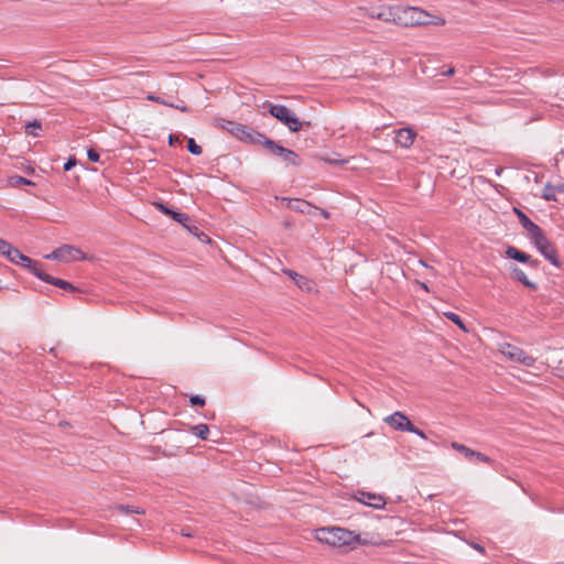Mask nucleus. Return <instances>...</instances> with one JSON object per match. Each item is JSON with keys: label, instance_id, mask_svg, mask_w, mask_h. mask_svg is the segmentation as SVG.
Returning <instances> with one entry per match:
<instances>
[{"label": "nucleus", "instance_id": "f257e3e1", "mask_svg": "<svg viewBox=\"0 0 564 564\" xmlns=\"http://www.w3.org/2000/svg\"><path fill=\"white\" fill-rule=\"evenodd\" d=\"M444 25L443 18L433 15L419 7L399 6L397 15V25L417 26V25Z\"/></svg>", "mask_w": 564, "mask_h": 564}, {"label": "nucleus", "instance_id": "f03ea898", "mask_svg": "<svg viewBox=\"0 0 564 564\" xmlns=\"http://www.w3.org/2000/svg\"><path fill=\"white\" fill-rule=\"evenodd\" d=\"M316 539L332 546H347L357 543L359 536L352 531L343 528H321L316 530Z\"/></svg>", "mask_w": 564, "mask_h": 564}, {"label": "nucleus", "instance_id": "7ed1b4c3", "mask_svg": "<svg viewBox=\"0 0 564 564\" xmlns=\"http://www.w3.org/2000/svg\"><path fill=\"white\" fill-rule=\"evenodd\" d=\"M263 106L272 117L286 126L292 132H297L302 129L303 123L290 108L269 101L264 102Z\"/></svg>", "mask_w": 564, "mask_h": 564}, {"label": "nucleus", "instance_id": "20e7f679", "mask_svg": "<svg viewBox=\"0 0 564 564\" xmlns=\"http://www.w3.org/2000/svg\"><path fill=\"white\" fill-rule=\"evenodd\" d=\"M498 350L503 357L512 362L531 368L535 366L536 359L516 345L510 343H500L498 345Z\"/></svg>", "mask_w": 564, "mask_h": 564}, {"label": "nucleus", "instance_id": "39448f33", "mask_svg": "<svg viewBox=\"0 0 564 564\" xmlns=\"http://www.w3.org/2000/svg\"><path fill=\"white\" fill-rule=\"evenodd\" d=\"M536 249L547 259L553 265L560 267L561 262L557 258L556 248L541 231L531 239Z\"/></svg>", "mask_w": 564, "mask_h": 564}, {"label": "nucleus", "instance_id": "423d86ee", "mask_svg": "<svg viewBox=\"0 0 564 564\" xmlns=\"http://www.w3.org/2000/svg\"><path fill=\"white\" fill-rule=\"evenodd\" d=\"M46 259L51 260H57L62 262H69V261H78L84 260L85 254L84 252L70 245H64L54 251H52L50 254L45 256Z\"/></svg>", "mask_w": 564, "mask_h": 564}, {"label": "nucleus", "instance_id": "0eeeda50", "mask_svg": "<svg viewBox=\"0 0 564 564\" xmlns=\"http://www.w3.org/2000/svg\"><path fill=\"white\" fill-rule=\"evenodd\" d=\"M263 147L272 154L281 158L288 164L296 166L301 163L299 155L294 151L279 145L269 138L264 141Z\"/></svg>", "mask_w": 564, "mask_h": 564}, {"label": "nucleus", "instance_id": "6e6552de", "mask_svg": "<svg viewBox=\"0 0 564 564\" xmlns=\"http://www.w3.org/2000/svg\"><path fill=\"white\" fill-rule=\"evenodd\" d=\"M398 8L399 6H380L371 8L367 15L371 19L397 24Z\"/></svg>", "mask_w": 564, "mask_h": 564}, {"label": "nucleus", "instance_id": "1a4fd4ad", "mask_svg": "<svg viewBox=\"0 0 564 564\" xmlns=\"http://www.w3.org/2000/svg\"><path fill=\"white\" fill-rule=\"evenodd\" d=\"M235 129L236 130L232 131V135H235L241 141L264 145V141L268 139L264 134L253 129H250L241 123H239L238 127H236Z\"/></svg>", "mask_w": 564, "mask_h": 564}, {"label": "nucleus", "instance_id": "9d476101", "mask_svg": "<svg viewBox=\"0 0 564 564\" xmlns=\"http://www.w3.org/2000/svg\"><path fill=\"white\" fill-rule=\"evenodd\" d=\"M384 422L395 431H412V422L404 413L399 411L387 416Z\"/></svg>", "mask_w": 564, "mask_h": 564}, {"label": "nucleus", "instance_id": "9b49d317", "mask_svg": "<svg viewBox=\"0 0 564 564\" xmlns=\"http://www.w3.org/2000/svg\"><path fill=\"white\" fill-rule=\"evenodd\" d=\"M451 446L453 449H455V451L459 452L462 455H464V457L466 459H468L469 462L479 460L482 463H491V459L487 455L476 452V451L465 446L464 444L453 442L451 444Z\"/></svg>", "mask_w": 564, "mask_h": 564}, {"label": "nucleus", "instance_id": "f8f14e48", "mask_svg": "<svg viewBox=\"0 0 564 564\" xmlns=\"http://www.w3.org/2000/svg\"><path fill=\"white\" fill-rule=\"evenodd\" d=\"M356 499L369 507L381 509L386 506V498L381 495L371 494L367 491H358Z\"/></svg>", "mask_w": 564, "mask_h": 564}, {"label": "nucleus", "instance_id": "ddd939ff", "mask_svg": "<svg viewBox=\"0 0 564 564\" xmlns=\"http://www.w3.org/2000/svg\"><path fill=\"white\" fill-rule=\"evenodd\" d=\"M416 138V132L411 128H401L397 131L394 141L402 148H410Z\"/></svg>", "mask_w": 564, "mask_h": 564}, {"label": "nucleus", "instance_id": "4468645a", "mask_svg": "<svg viewBox=\"0 0 564 564\" xmlns=\"http://www.w3.org/2000/svg\"><path fill=\"white\" fill-rule=\"evenodd\" d=\"M4 257H7V259L12 263L20 264L22 267L32 265V259L21 253L20 250L14 248L12 245H10Z\"/></svg>", "mask_w": 564, "mask_h": 564}, {"label": "nucleus", "instance_id": "2eb2a0df", "mask_svg": "<svg viewBox=\"0 0 564 564\" xmlns=\"http://www.w3.org/2000/svg\"><path fill=\"white\" fill-rule=\"evenodd\" d=\"M153 205L156 207V209L167 216H171L175 221L182 224L183 226H186V223L189 221V217L186 214L174 212L166 207L163 203L156 202Z\"/></svg>", "mask_w": 564, "mask_h": 564}, {"label": "nucleus", "instance_id": "dca6fc26", "mask_svg": "<svg viewBox=\"0 0 564 564\" xmlns=\"http://www.w3.org/2000/svg\"><path fill=\"white\" fill-rule=\"evenodd\" d=\"M516 212L518 214L522 227L528 231V235L530 236L531 239L542 231L541 228L533 221H531L522 212L518 209H516Z\"/></svg>", "mask_w": 564, "mask_h": 564}, {"label": "nucleus", "instance_id": "f3484780", "mask_svg": "<svg viewBox=\"0 0 564 564\" xmlns=\"http://www.w3.org/2000/svg\"><path fill=\"white\" fill-rule=\"evenodd\" d=\"M284 273L288 274L301 290L311 291L314 286L311 280H308L304 275L296 273L295 271L284 270Z\"/></svg>", "mask_w": 564, "mask_h": 564}, {"label": "nucleus", "instance_id": "a211bd4d", "mask_svg": "<svg viewBox=\"0 0 564 564\" xmlns=\"http://www.w3.org/2000/svg\"><path fill=\"white\" fill-rule=\"evenodd\" d=\"M506 254L508 258L517 260L519 262H523V263L530 262L533 265L536 264V261H531V258L529 254L518 250L514 247H508V249L506 250Z\"/></svg>", "mask_w": 564, "mask_h": 564}, {"label": "nucleus", "instance_id": "6ab92c4d", "mask_svg": "<svg viewBox=\"0 0 564 564\" xmlns=\"http://www.w3.org/2000/svg\"><path fill=\"white\" fill-rule=\"evenodd\" d=\"M289 207L293 210L300 212L302 214H311L313 209H317L313 207L310 203L302 199H290Z\"/></svg>", "mask_w": 564, "mask_h": 564}, {"label": "nucleus", "instance_id": "aec40b11", "mask_svg": "<svg viewBox=\"0 0 564 564\" xmlns=\"http://www.w3.org/2000/svg\"><path fill=\"white\" fill-rule=\"evenodd\" d=\"M510 273L512 279L521 282L524 286H528L533 290L536 288V285L528 279L527 274L520 268L516 265L511 267Z\"/></svg>", "mask_w": 564, "mask_h": 564}, {"label": "nucleus", "instance_id": "412c9836", "mask_svg": "<svg viewBox=\"0 0 564 564\" xmlns=\"http://www.w3.org/2000/svg\"><path fill=\"white\" fill-rule=\"evenodd\" d=\"M24 268H28L30 271H32L33 274L36 275L39 279L50 283L52 276L42 271L37 262L32 260V265H25Z\"/></svg>", "mask_w": 564, "mask_h": 564}, {"label": "nucleus", "instance_id": "4be33fe9", "mask_svg": "<svg viewBox=\"0 0 564 564\" xmlns=\"http://www.w3.org/2000/svg\"><path fill=\"white\" fill-rule=\"evenodd\" d=\"M191 432L202 440H207L209 427L207 424H197L191 427Z\"/></svg>", "mask_w": 564, "mask_h": 564}, {"label": "nucleus", "instance_id": "5701e85b", "mask_svg": "<svg viewBox=\"0 0 564 564\" xmlns=\"http://www.w3.org/2000/svg\"><path fill=\"white\" fill-rule=\"evenodd\" d=\"M8 184L11 187H20L22 185H34V183L31 180H28L19 175L9 177Z\"/></svg>", "mask_w": 564, "mask_h": 564}, {"label": "nucleus", "instance_id": "b1692460", "mask_svg": "<svg viewBox=\"0 0 564 564\" xmlns=\"http://www.w3.org/2000/svg\"><path fill=\"white\" fill-rule=\"evenodd\" d=\"M444 316H445L447 319H449V321H452L453 323H455V324H456L460 329H463L464 332H468V330H467V328H466V326H465V324L463 323L462 318H460L457 314H455V313H453V312H445V313H444Z\"/></svg>", "mask_w": 564, "mask_h": 564}, {"label": "nucleus", "instance_id": "393cba45", "mask_svg": "<svg viewBox=\"0 0 564 564\" xmlns=\"http://www.w3.org/2000/svg\"><path fill=\"white\" fill-rule=\"evenodd\" d=\"M51 284L53 285H56L61 289H64V290H68V291H73L75 290V288L67 281L65 280H61V279H56V278H51V281H50Z\"/></svg>", "mask_w": 564, "mask_h": 564}, {"label": "nucleus", "instance_id": "a878e982", "mask_svg": "<svg viewBox=\"0 0 564 564\" xmlns=\"http://www.w3.org/2000/svg\"><path fill=\"white\" fill-rule=\"evenodd\" d=\"M117 510L121 511V512H124V513H135V514H142L144 513V510L139 508V507H133V506H123V505H120L117 507Z\"/></svg>", "mask_w": 564, "mask_h": 564}, {"label": "nucleus", "instance_id": "bb28decb", "mask_svg": "<svg viewBox=\"0 0 564 564\" xmlns=\"http://www.w3.org/2000/svg\"><path fill=\"white\" fill-rule=\"evenodd\" d=\"M557 191H561L560 188H556V187H553V186H550V185H546L543 189V198H545L546 200H554L556 199V196H555V193Z\"/></svg>", "mask_w": 564, "mask_h": 564}, {"label": "nucleus", "instance_id": "cd10ccee", "mask_svg": "<svg viewBox=\"0 0 564 564\" xmlns=\"http://www.w3.org/2000/svg\"><path fill=\"white\" fill-rule=\"evenodd\" d=\"M187 148H188V151L194 154V155H199L202 154V147L198 145L195 140L193 138H189L188 139V142H187Z\"/></svg>", "mask_w": 564, "mask_h": 564}, {"label": "nucleus", "instance_id": "c85d7f7f", "mask_svg": "<svg viewBox=\"0 0 564 564\" xmlns=\"http://www.w3.org/2000/svg\"><path fill=\"white\" fill-rule=\"evenodd\" d=\"M41 129V123L39 121L30 122L25 126V132L28 134L37 135L36 130Z\"/></svg>", "mask_w": 564, "mask_h": 564}, {"label": "nucleus", "instance_id": "c756f323", "mask_svg": "<svg viewBox=\"0 0 564 564\" xmlns=\"http://www.w3.org/2000/svg\"><path fill=\"white\" fill-rule=\"evenodd\" d=\"M184 227H185V228H186L191 234H193V235L197 236L200 240H205V239H206V240H209V239L207 238V236H206V235H204L203 232H200V234L198 232V228H197L196 226H189V225H187V224H186V226H184Z\"/></svg>", "mask_w": 564, "mask_h": 564}, {"label": "nucleus", "instance_id": "7c9ffc66", "mask_svg": "<svg viewBox=\"0 0 564 564\" xmlns=\"http://www.w3.org/2000/svg\"><path fill=\"white\" fill-rule=\"evenodd\" d=\"M147 99L150 100V101H154V102L161 104V105L170 106V102H167L163 98H161L159 96H155V95H152V94L148 95Z\"/></svg>", "mask_w": 564, "mask_h": 564}, {"label": "nucleus", "instance_id": "2f4dec72", "mask_svg": "<svg viewBox=\"0 0 564 564\" xmlns=\"http://www.w3.org/2000/svg\"><path fill=\"white\" fill-rule=\"evenodd\" d=\"M238 124L239 123L234 122V121H226L225 124L223 126V128L232 134V131L236 130L235 128L238 127Z\"/></svg>", "mask_w": 564, "mask_h": 564}, {"label": "nucleus", "instance_id": "473e14b6", "mask_svg": "<svg viewBox=\"0 0 564 564\" xmlns=\"http://www.w3.org/2000/svg\"><path fill=\"white\" fill-rule=\"evenodd\" d=\"M191 403L193 405H199V406H203L205 404V400L204 398H202L200 395H193L191 398Z\"/></svg>", "mask_w": 564, "mask_h": 564}, {"label": "nucleus", "instance_id": "72a5a7b5", "mask_svg": "<svg viewBox=\"0 0 564 564\" xmlns=\"http://www.w3.org/2000/svg\"><path fill=\"white\" fill-rule=\"evenodd\" d=\"M87 156L91 162H98L99 161V154L95 150L90 149L87 152Z\"/></svg>", "mask_w": 564, "mask_h": 564}, {"label": "nucleus", "instance_id": "f704fd0d", "mask_svg": "<svg viewBox=\"0 0 564 564\" xmlns=\"http://www.w3.org/2000/svg\"><path fill=\"white\" fill-rule=\"evenodd\" d=\"M11 243L0 238V254L4 256Z\"/></svg>", "mask_w": 564, "mask_h": 564}, {"label": "nucleus", "instance_id": "c9c22d12", "mask_svg": "<svg viewBox=\"0 0 564 564\" xmlns=\"http://www.w3.org/2000/svg\"><path fill=\"white\" fill-rule=\"evenodd\" d=\"M76 165V160L70 158L67 160V162L64 164V171H69Z\"/></svg>", "mask_w": 564, "mask_h": 564}, {"label": "nucleus", "instance_id": "e433bc0d", "mask_svg": "<svg viewBox=\"0 0 564 564\" xmlns=\"http://www.w3.org/2000/svg\"><path fill=\"white\" fill-rule=\"evenodd\" d=\"M409 432H410V433H413V434H416V435H417V436H420L421 438H426L425 433H424L422 430H420V429L415 427L413 424H412V431H409Z\"/></svg>", "mask_w": 564, "mask_h": 564}, {"label": "nucleus", "instance_id": "4c0bfd02", "mask_svg": "<svg viewBox=\"0 0 564 564\" xmlns=\"http://www.w3.org/2000/svg\"><path fill=\"white\" fill-rule=\"evenodd\" d=\"M169 107H173V108H176L178 110H181L182 112H187L189 111V108L185 105H174V104H171L170 102V106Z\"/></svg>", "mask_w": 564, "mask_h": 564}, {"label": "nucleus", "instance_id": "58836bf2", "mask_svg": "<svg viewBox=\"0 0 564 564\" xmlns=\"http://www.w3.org/2000/svg\"><path fill=\"white\" fill-rule=\"evenodd\" d=\"M169 143H170V145L180 143V138L177 135L171 134L169 138Z\"/></svg>", "mask_w": 564, "mask_h": 564}, {"label": "nucleus", "instance_id": "ea45409f", "mask_svg": "<svg viewBox=\"0 0 564 564\" xmlns=\"http://www.w3.org/2000/svg\"><path fill=\"white\" fill-rule=\"evenodd\" d=\"M455 74V68L449 67L446 72L443 73L444 76H453Z\"/></svg>", "mask_w": 564, "mask_h": 564}, {"label": "nucleus", "instance_id": "a19ab883", "mask_svg": "<svg viewBox=\"0 0 564 564\" xmlns=\"http://www.w3.org/2000/svg\"><path fill=\"white\" fill-rule=\"evenodd\" d=\"M319 213H321V215H322L324 218H328V217H329V214H328L326 210H324V209H319Z\"/></svg>", "mask_w": 564, "mask_h": 564}, {"label": "nucleus", "instance_id": "79ce46f5", "mask_svg": "<svg viewBox=\"0 0 564 564\" xmlns=\"http://www.w3.org/2000/svg\"><path fill=\"white\" fill-rule=\"evenodd\" d=\"M421 286L425 290V291H429V288L425 283H421Z\"/></svg>", "mask_w": 564, "mask_h": 564}, {"label": "nucleus", "instance_id": "37998d69", "mask_svg": "<svg viewBox=\"0 0 564 564\" xmlns=\"http://www.w3.org/2000/svg\"><path fill=\"white\" fill-rule=\"evenodd\" d=\"M182 534H183V535H186V536H189V535H191L187 531H184V530L182 531Z\"/></svg>", "mask_w": 564, "mask_h": 564}, {"label": "nucleus", "instance_id": "c03bdc74", "mask_svg": "<svg viewBox=\"0 0 564 564\" xmlns=\"http://www.w3.org/2000/svg\"><path fill=\"white\" fill-rule=\"evenodd\" d=\"M419 263L422 264L423 267H426V264L423 260H420Z\"/></svg>", "mask_w": 564, "mask_h": 564}]
</instances>
